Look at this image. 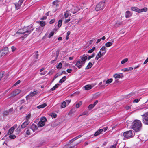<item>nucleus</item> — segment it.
<instances>
[{
    "instance_id": "4be33fe9",
    "label": "nucleus",
    "mask_w": 148,
    "mask_h": 148,
    "mask_svg": "<svg viewBox=\"0 0 148 148\" xmlns=\"http://www.w3.org/2000/svg\"><path fill=\"white\" fill-rule=\"evenodd\" d=\"M38 23L40 24V26L42 27L45 26L46 24L45 22L43 21L38 22Z\"/></svg>"
},
{
    "instance_id": "7ed1b4c3",
    "label": "nucleus",
    "mask_w": 148,
    "mask_h": 148,
    "mask_svg": "<svg viewBox=\"0 0 148 148\" xmlns=\"http://www.w3.org/2000/svg\"><path fill=\"white\" fill-rule=\"evenodd\" d=\"M80 58L81 59L77 61L76 64L75 65L79 69L81 68L84 65L87 58V56L85 55L81 56Z\"/></svg>"
},
{
    "instance_id": "e433bc0d",
    "label": "nucleus",
    "mask_w": 148,
    "mask_h": 148,
    "mask_svg": "<svg viewBox=\"0 0 148 148\" xmlns=\"http://www.w3.org/2000/svg\"><path fill=\"white\" fill-rule=\"evenodd\" d=\"M112 45V43L111 42H108L106 43L105 44V45L107 47H109Z\"/></svg>"
},
{
    "instance_id": "49530a36",
    "label": "nucleus",
    "mask_w": 148,
    "mask_h": 148,
    "mask_svg": "<svg viewBox=\"0 0 148 148\" xmlns=\"http://www.w3.org/2000/svg\"><path fill=\"white\" fill-rule=\"evenodd\" d=\"M104 54H103L102 53L101 51H99L97 55V56L99 57V58H101V57Z\"/></svg>"
},
{
    "instance_id": "864d4df0",
    "label": "nucleus",
    "mask_w": 148,
    "mask_h": 148,
    "mask_svg": "<svg viewBox=\"0 0 148 148\" xmlns=\"http://www.w3.org/2000/svg\"><path fill=\"white\" fill-rule=\"evenodd\" d=\"M51 116L54 118H56V117H57V115L55 113H52L51 114Z\"/></svg>"
},
{
    "instance_id": "de8ad7c7",
    "label": "nucleus",
    "mask_w": 148,
    "mask_h": 148,
    "mask_svg": "<svg viewBox=\"0 0 148 148\" xmlns=\"http://www.w3.org/2000/svg\"><path fill=\"white\" fill-rule=\"evenodd\" d=\"M16 137L15 135H10L9 136V138L11 139H14Z\"/></svg>"
},
{
    "instance_id": "37998d69",
    "label": "nucleus",
    "mask_w": 148,
    "mask_h": 148,
    "mask_svg": "<svg viewBox=\"0 0 148 148\" xmlns=\"http://www.w3.org/2000/svg\"><path fill=\"white\" fill-rule=\"evenodd\" d=\"M95 56V53H93L91 56H88V57L87 58L88 60H90L91 58H93Z\"/></svg>"
},
{
    "instance_id": "9d476101",
    "label": "nucleus",
    "mask_w": 148,
    "mask_h": 148,
    "mask_svg": "<svg viewBox=\"0 0 148 148\" xmlns=\"http://www.w3.org/2000/svg\"><path fill=\"white\" fill-rule=\"evenodd\" d=\"M59 6V2L58 0H56L53 1V7L55 8H57V7ZM57 8L55 9V11L56 10Z\"/></svg>"
},
{
    "instance_id": "774afa93",
    "label": "nucleus",
    "mask_w": 148,
    "mask_h": 148,
    "mask_svg": "<svg viewBox=\"0 0 148 148\" xmlns=\"http://www.w3.org/2000/svg\"><path fill=\"white\" fill-rule=\"evenodd\" d=\"M72 70L71 69H69L66 70V71L69 73H71Z\"/></svg>"
},
{
    "instance_id": "ddd939ff",
    "label": "nucleus",
    "mask_w": 148,
    "mask_h": 148,
    "mask_svg": "<svg viewBox=\"0 0 148 148\" xmlns=\"http://www.w3.org/2000/svg\"><path fill=\"white\" fill-rule=\"evenodd\" d=\"M64 17L66 18H68L69 16H71V14L69 10H66L65 12H64Z\"/></svg>"
},
{
    "instance_id": "603ef678",
    "label": "nucleus",
    "mask_w": 148,
    "mask_h": 148,
    "mask_svg": "<svg viewBox=\"0 0 148 148\" xmlns=\"http://www.w3.org/2000/svg\"><path fill=\"white\" fill-rule=\"evenodd\" d=\"M62 75V74H58V73L56 74L55 76L54 79H55L58 77L59 76L61 75Z\"/></svg>"
},
{
    "instance_id": "a18cd8bd",
    "label": "nucleus",
    "mask_w": 148,
    "mask_h": 148,
    "mask_svg": "<svg viewBox=\"0 0 148 148\" xmlns=\"http://www.w3.org/2000/svg\"><path fill=\"white\" fill-rule=\"evenodd\" d=\"M94 107V105L92 104L90 105L88 107V108L89 110H91Z\"/></svg>"
},
{
    "instance_id": "f03ea898",
    "label": "nucleus",
    "mask_w": 148,
    "mask_h": 148,
    "mask_svg": "<svg viewBox=\"0 0 148 148\" xmlns=\"http://www.w3.org/2000/svg\"><path fill=\"white\" fill-rule=\"evenodd\" d=\"M142 124L141 121L137 120L134 121L132 123V128L136 132H138L141 129Z\"/></svg>"
},
{
    "instance_id": "5fc2aeb1",
    "label": "nucleus",
    "mask_w": 148,
    "mask_h": 148,
    "mask_svg": "<svg viewBox=\"0 0 148 148\" xmlns=\"http://www.w3.org/2000/svg\"><path fill=\"white\" fill-rule=\"evenodd\" d=\"M16 48L14 47V46H12L11 47V49L12 51L13 52L15 51V50L16 49Z\"/></svg>"
},
{
    "instance_id": "3c124183",
    "label": "nucleus",
    "mask_w": 148,
    "mask_h": 148,
    "mask_svg": "<svg viewBox=\"0 0 148 148\" xmlns=\"http://www.w3.org/2000/svg\"><path fill=\"white\" fill-rule=\"evenodd\" d=\"M57 57H58V56H57L56 57V58L55 59L53 60H52L51 62V64H53V63H54L55 62V61L57 60Z\"/></svg>"
},
{
    "instance_id": "e2e57ef3",
    "label": "nucleus",
    "mask_w": 148,
    "mask_h": 148,
    "mask_svg": "<svg viewBox=\"0 0 148 148\" xmlns=\"http://www.w3.org/2000/svg\"><path fill=\"white\" fill-rule=\"evenodd\" d=\"M65 101L66 102V104H67V105H68L71 102V100H66Z\"/></svg>"
},
{
    "instance_id": "dca6fc26",
    "label": "nucleus",
    "mask_w": 148,
    "mask_h": 148,
    "mask_svg": "<svg viewBox=\"0 0 148 148\" xmlns=\"http://www.w3.org/2000/svg\"><path fill=\"white\" fill-rule=\"evenodd\" d=\"M103 131V129H100L97 131L94 134V136H97L99 135Z\"/></svg>"
},
{
    "instance_id": "79ce46f5",
    "label": "nucleus",
    "mask_w": 148,
    "mask_h": 148,
    "mask_svg": "<svg viewBox=\"0 0 148 148\" xmlns=\"http://www.w3.org/2000/svg\"><path fill=\"white\" fill-rule=\"evenodd\" d=\"M128 60V59L126 58L124 59L121 62V63L122 64H123L127 62Z\"/></svg>"
},
{
    "instance_id": "b1692460",
    "label": "nucleus",
    "mask_w": 148,
    "mask_h": 148,
    "mask_svg": "<svg viewBox=\"0 0 148 148\" xmlns=\"http://www.w3.org/2000/svg\"><path fill=\"white\" fill-rule=\"evenodd\" d=\"M147 10V9L146 7H144L141 9L139 10V13H140L143 12H146Z\"/></svg>"
},
{
    "instance_id": "5701e85b",
    "label": "nucleus",
    "mask_w": 148,
    "mask_h": 148,
    "mask_svg": "<svg viewBox=\"0 0 148 148\" xmlns=\"http://www.w3.org/2000/svg\"><path fill=\"white\" fill-rule=\"evenodd\" d=\"M131 9V10H132V11L137 12H138L139 13V9L138 8H137L135 7H132Z\"/></svg>"
},
{
    "instance_id": "c03bdc74",
    "label": "nucleus",
    "mask_w": 148,
    "mask_h": 148,
    "mask_svg": "<svg viewBox=\"0 0 148 148\" xmlns=\"http://www.w3.org/2000/svg\"><path fill=\"white\" fill-rule=\"evenodd\" d=\"M54 34V32L53 31L51 32L48 36L49 38H50L52 36H53Z\"/></svg>"
},
{
    "instance_id": "c85d7f7f",
    "label": "nucleus",
    "mask_w": 148,
    "mask_h": 148,
    "mask_svg": "<svg viewBox=\"0 0 148 148\" xmlns=\"http://www.w3.org/2000/svg\"><path fill=\"white\" fill-rule=\"evenodd\" d=\"M59 85L60 84H57L51 89V91H53L56 88H58Z\"/></svg>"
},
{
    "instance_id": "4c0bfd02",
    "label": "nucleus",
    "mask_w": 148,
    "mask_h": 148,
    "mask_svg": "<svg viewBox=\"0 0 148 148\" xmlns=\"http://www.w3.org/2000/svg\"><path fill=\"white\" fill-rule=\"evenodd\" d=\"M134 92H132V93H130V94H128L126 96V97L127 98H129L130 97H131L132 96H133V95H134Z\"/></svg>"
},
{
    "instance_id": "cd10ccee",
    "label": "nucleus",
    "mask_w": 148,
    "mask_h": 148,
    "mask_svg": "<svg viewBox=\"0 0 148 148\" xmlns=\"http://www.w3.org/2000/svg\"><path fill=\"white\" fill-rule=\"evenodd\" d=\"M88 112L87 111H85L82 113L79 116V117L83 115H88Z\"/></svg>"
},
{
    "instance_id": "a211bd4d",
    "label": "nucleus",
    "mask_w": 148,
    "mask_h": 148,
    "mask_svg": "<svg viewBox=\"0 0 148 148\" xmlns=\"http://www.w3.org/2000/svg\"><path fill=\"white\" fill-rule=\"evenodd\" d=\"M132 15L130 12L129 11H127L125 13V17L126 18H129Z\"/></svg>"
},
{
    "instance_id": "58836bf2",
    "label": "nucleus",
    "mask_w": 148,
    "mask_h": 148,
    "mask_svg": "<svg viewBox=\"0 0 148 148\" xmlns=\"http://www.w3.org/2000/svg\"><path fill=\"white\" fill-rule=\"evenodd\" d=\"M40 121L45 123L47 121V119L45 117H42L41 118Z\"/></svg>"
},
{
    "instance_id": "72a5a7b5",
    "label": "nucleus",
    "mask_w": 148,
    "mask_h": 148,
    "mask_svg": "<svg viewBox=\"0 0 148 148\" xmlns=\"http://www.w3.org/2000/svg\"><path fill=\"white\" fill-rule=\"evenodd\" d=\"M66 102L65 101H63L61 103V107L62 108H63L65 107L66 106Z\"/></svg>"
},
{
    "instance_id": "09e8293b",
    "label": "nucleus",
    "mask_w": 148,
    "mask_h": 148,
    "mask_svg": "<svg viewBox=\"0 0 148 148\" xmlns=\"http://www.w3.org/2000/svg\"><path fill=\"white\" fill-rule=\"evenodd\" d=\"M102 82H100L98 86H100L101 87H104L105 84H104L101 85Z\"/></svg>"
},
{
    "instance_id": "6ab92c4d",
    "label": "nucleus",
    "mask_w": 148,
    "mask_h": 148,
    "mask_svg": "<svg viewBox=\"0 0 148 148\" xmlns=\"http://www.w3.org/2000/svg\"><path fill=\"white\" fill-rule=\"evenodd\" d=\"M45 125V123H44L40 121L38 123V127H42L44 126Z\"/></svg>"
},
{
    "instance_id": "680f3d73",
    "label": "nucleus",
    "mask_w": 148,
    "mask_h": 148,
    "mask_svg": "<svg viewBox=\"0 0 148 148\" xmlns=\"http://www.w3.org/2000/svg\"><path fill=\"white\" fill-rule=\"evenodd\" d=\"M70 21V19L69 18L67 19L64 22V23L65 24H66L68 23L69 21Z\"/></svg>"
},
{
    "instance_id": "338daca9",
    "label": "nucleus",
    "mask_w": 148,
    "mask_h": 148,
    "mask_svg": "<svg viewBox=\"0 0 148 148\" xmlns=\"http://www.w3.org/2000/svg\"><path fill=\"white\" fill-rule=\"evenodd\" d=\"M38 56L39 54H36L34 55V57L36 59H37L38 58Z\"/></svg>"
},
{
    "instance_id": "f257e3e1",
    "label": "nucleus",
    "mask_w": 148,
    "mask_h": 148,
    "mask_svg": "<svg viewBox=\"0 0 148 148\" xmlns=\"http://www.w3.org/2000/svg\"><path fill=\"white\" fill-rule=\"evenodd\" d=\"M34 29V28L33 26L31 25L28 26L22 29H20L17 32L16 34H24L26 33L23 36L24 38H25L32 32Z\"/></svg>"
},
{
    "instance_id": "7c9ffc66",
    "label": "nucleus",
    "mask_w": 148,
    "mask_h": 148,
    "mask_svg": "<svg viewBox=\"0 0 148 148\" xmlns=\"http://www.w3.org/2000/svg\"><path fill=\"white\" fill-rule=\"evenodd\" d=\"M62 19L59 20L58 22V26L59 27H61L62 25Z\"/></svg>"
},
{
    "instance_id": "2f4dec72",
    "label": "nucleus",
    "mask_w": 148,
    "mask_h": 148,
    "mask_svg": "<svg viewBox=\"0 0 148 148\" xmlns=\"http://www.w3.org/2000/svg\"><path fill=\"white\" fill-rule=\"evenodd\" d=\"M113 81V79L112 78L107 79L105 82V83L107 84H109L111 83Z\"/></svg>"
},
{
    "instance_id": "412c9836",
    "label": "nucleus",
    "mask_w": 148,
    "mask_h": 148,
    "mask_svg": "<svg viewBox=\"0 0 148 148\" xmlns=\"http://www.w3.org/2000/svg\"><path fill=\"white\" fill-rule=\"evenodd\" d=\"M92 87L90 85H87L84 86L85 89L89 90L92 88Z\"/></svg>"
},
{
    "instance_id": "bb28decb",
    "label": "nucleus",
    "mask_w": 148,
    "mask_h": 148,
    "mask_svg": "<svg viewBox=\"0 0 148 148\" xmlns=\"http://www.w3.org/2000/svg\"><path fill=\"white\" fill-rule=\"evenodd\" d=\"M10 111V109H9L7 111H5L3 112V116H5L8 115L9 112Z\"/></svg>"
},
{
    "instance_id": "aec40b11",
    "label": "nucleus",
    "mask_w": 148,
    "mask_h": 148,
    "mask_svg": "<svg viewBox=\"0 0 148 148\" xmlns=\"http://www.w3.org/2000/svg\"><path fill=\"white\" fill-rule=\"evenodd\" d=\"M47 106V104L45 103L43 104L38 106L37 108L38 109L43 108Z\"/></svg>"
},
{
    "instance_id": "0e129e2a",
    "label": "nucleus",
    "mask_w": 148,
    "mask_h": 148,
    "mask_svg": "<svg viewBox=\"0 0 148 148\" xmlns=\"http://www.w3.org/2000/svg\"><path fill=\"white\" fill-rule=\"evenodd\" d=\"M47 72V71H45L42 73H40V75H45L46 73Z\"/></svg>"
},
{
    "instance_id": "39448f33",
    "label": "nucleus",
    "mask_w": 148,
    "mask_h": 148,
    "mask_svg": "<svg viewBox=\"0 0 148 148\" xmlns=\"http://www.w3.org/2000/svg\"><path fill=\"white\" fill-rule=\"evenodd\" d=\"M142 117V121L145 125H148V112L141 115Z\"/></svg>"
},
{
    "instance_id": "bf43d9fd",
    "label": "nucleus",
    "mask_w": 148,
    "mask_h": 148,
    "mask_svg": "<svg viewBox=\"0 0 148 148\" xmlns=\"http://www.w3.org/2000/svg\"><path fill=\"white\" fill-rule=\"evenodd\" d=\"M21 82L20 80H18L14 85V86H15L16 85L19 84Z\"/></svg>"
},
{
    "instance_id": "8fccbe9b",
    "label": "nucleus",
    "mask_w": 148,
    "mask_h": 148,
    "mask_svg": "<svg viewBox=\"0 0 148 148\" xmlns=\"http://www.w3.org/2000/svg\"><path fill=\"white\" fill-rule=\"evenodd\" d=\"M140 99H134V101L133 102L134 103H138V102L140 100Z\"/></svg>"
},
{
    "instance_id": "f704fd0d",
    "label": "nucleus",
    "mask_w": 148,
    "mask_h": 148,
    "mask_svg": "<svg viewBox=\"0 0 148 148\" xmlns=\"http://www.w3.org/2000/svg\"><path fill=\"white\" fill-rule=\"evenodd\" d=\"M113 77L115 79L120 78L121 76L120 75L118 74H115L114 75Z\"/></svg>"
},
{
    "instance_id": "052dcab7",
    "label": "nucleus",
    "mask_w": 148,
    "mask_h": 148,
    "mask_svg": "<svg viewBox=\"0 0 148 148\" xmlns=\"http://www.w3.org/2000/svg\"><path fill=\"white\" fill-rule=\"evenodd\" d=\"M26 133L27 135H29L30 134L29 130L28 129L27 130Z\"/></svg>"
},
{
    "instance_id": "2eb2a0df",
    "label": "nucleus",
    "mask_w": 148,
    "mask_h": 148,
    "mask_svg": "<svg viewBox=\"0 0 148 148\" xmlns=\"http://www.w3.org/2000/svg\"><path fill=\"white\" fill-rule=\"evenodd\" d=\"M14 130L15 128L14 126L12 127L8 131V132L7 134L9 135L13 133Z\"/></svg>"
},
{
    "instance_id": "0eeeda50",
    "label": "nucleus",
    "mask_w": 148,
    "mask_h": 148,
    "mask_svg": "<svg viewBox=\"0 0 148 148\" xmlns=\"http://www.w3.org/2000/svg\"><path fill=\"white\" fill-rule=\"evenodd\" d=\"M8 52V48L7 47H5L0 50L1 53V57L5 56L6 55Z\"/></svg>"
},
{
    "instance_id": "4d7b16f0",
    "label": "nucleus",
    "mask_w": 148,
    "mask_h": 148,
    "mask_svg": "<svg viewBox=\"0 0 148 148\" xmlns=\"http://www.w3.org/2000/svg\"><path fill=\"white\" fill-rule=\"evenodd\" d=\"M47 16H44L42 18H41L40 19V20H43L46 19H47Z\"/></svg>"
},
{
    "instance_id": "6e6d98bb",
    "label": "nucleus",
    "mask_w": 148,
    "mask_h": 148,
    "mask_svg": "<svg viewBox=\"0 0 148 148\" xmlns=\"http://www.w3.org/2000/svg\"><path fill=\"white\" fill-rule=\"evenodd\" d=\"M55 21V19H53L51 20L49 22V23L50 24H52Z\"/></svg>"
},
{
    "instance_id": "ea45409f",
    "label": "nucleus",
    "mask_w": 148,
    "mask_h": 148,
    "mask_svg": "<svg viewBox=\"0 0 148 148\" xmlns=\"http://www.w3.org/2000/svg\"><path fill=\"white\" fill-rule=\"evenodd\" d=\"M82 104V102L81 101H80L79 103L77 104L75 106V107L76 108H79L80 106Z\"/></svg>"
},
{
    "instance_id": "423d86ee",
    "label": "nucleus",
    "mask_w": 148,
    "mask_h": 148,
    "mask_svg": "<svg viewBox=\"0 0 148 148\" xmlns=\"http://www.w3.org/2000/svg\"><path fill=\"white\" fill-rule=\"evenodd\" d=\"M105 2H101L99 3L96 5L95 9L97 11H98L100 10L103 9L104 7Z\"/></svg>"
},
{
    "instance_id": "f8f14e48",
    "label": "nucleus",
    "mask_w": 148,
    "mask_h": 148,
    "mask_svg": "<svg viewBox=\"0 0 148 148\" xmlns=\"http://www.w3.org/2000/svg\"><path fill=\"white\" fill-rule=\"evenodd\" d=\"M37 92L36 91H34L33 92H31L28 95L26 96V99H27V98L29 97L34 96L37 94Z\"/></svg>"
},
{
    "instance_id": "c756f323",
    "label": "nucleus",
    "mask_w": 148,
    "mask_h": 148,
    "mask_svg": "<svg viewBox=\"0 0 148 148\" xmlns=\"http://www.w3.org/2000/svg\"><path fill=\"white\" fill-rule=\"evenodd\" d=\"M66 80V76H64L61 79H60L59 82L60 83H62L63 82Z\"/></svg>"
},
{
    "instance_id": "20e7f679",
    "label": "nucleus",
    "mask_w": 148,
    "mask_h": 148,
    "mask_svg": "<svg viewBox=\"0 0 148 148\" xmlns=\"http://www.w3.org/2000/svg\"><path fill=\"white\" fill-rule=\"evenodd\" d=\"M134 135L135 133L132 130L124 132L123 134V135L124 137L127 139L132 138Z\"/></svg>"
},
{
    "instance_id": "13d9d810",
    "label": "nucleus",
    "mask_w": 148,
    "mask_h": 148,
    "mask_svg": "<svg viewBox=\"0 0 148 148\" xmlns=\"http://www.w3.org/2000/svg\"><path fill=\"white\" fill-rule=\"evenodd\" d=\"M122 71L124 72H127L128 71V68H124L122 69Z\"/></svg>"
},
{
    "instance_id": "1a4fd4ad",
    "label": "nucleus",
    "mask_w": 148,
    "mask_h": 148,
    "mask_svg": "<svg viewBox=\"0 0 148 148\" xmlns=\"http://www.w3.org/2000/svg\"><path fill=\"white\" fill-rule=\"evenodd\" d=\"M21 90L20 89H16L13 91L10 94V97H14L21 92Z\"/></svg>"
},
{
    "instance_id": "c9c22d12",
    "label": "nucleus",
    "mask_w": 148,
    "mask_h": 148,
    "mask_svg": "<svg viewBox=\"0 0 148 148\" xmlns=\"http://www.w3.org/2000/svg\"><path fill=\"white\" fill-rule=\"evenodd\" d=\"M31 117V114L30 113L28 115H27L25 118L26 121H29L28 120L30 119Z\"/></svg>"
},
{
    "instance_id": "4468645a",
    "label": "nucleus",
    "mask_w": 148,
    "mask_h": 148,
    "mask_svg": "<svg viewBox=\"0 0 148 148\" xmlns=\"http://www.w3.org/2000/svg\"><path fill=\"white\" fill-rule=\"evenodd\" d=\"M31 129L33 130V132H34L36 130L38 127L36 125L34 124H32L31 126Z\"/></svg>"
},
{
    "instance_id": "6e6552de",
    "label": "nucleus",
    "mask_w": 148,
    "mask_h": 148,
    "mask_svg": "<svg viewBox=\"0 0 148 148\" xmlns=\"http://www.w3.org/2000/svg\"><path fill=\"white\" fill-rule=\"evenodd\" d=\"M80 10V8L78 7L73 6L71 10H69V11L71 13L73 14H75L77 12H78Z\"/></svg>"
},
{
    "instance_id": "9b49d317",
    "label": "nucleus",
    "mask_w": 148,
    "mask_h": 148,
    "mask_svg": "<svg viewBox=\"0 0 148 148\" xmlns=\"http://www.w3.org/2000/svg\"><path fill=\"white\" fill-rule=\"evenodd\" d=\"M29 121H26L25 122L22 123L21 125V128H24L27 126L29 123Z\"/></svg>"
},
{
    "instance_id": "f3484780",
    "label": "nucleus",
    "mask_w": 148,
    "mask_h": 148,
    "mask_svg": "<svg viewBox=\"0 0 148 148\" xmlns=\"http://www.w3.org/2000/svg\"><path fill=\"white\" fill-rule=\"evenodd\" d=\"M22 3H19V1L17 3H14L15 5V6L16 9L17 10L19 9L21 5H22Z\"/></svg>"
},
{
    "instance_id": "69168bd1",
    "label": "nucleus",
    "mask_w": 148,
    "mask_h": 148,
    "mask_svg": "<svg viewBox=\"0 0 148 148\" xmlns=\"http://www.w3.org/2000/svg\"><path fill=\"white\" fill-rule=\"evenodd\" d=\"M98 101L97 100H96L95 101V102L92 105H94V106H95L98 103Z\"/></svg>"
},
{
    "instance_id": "a19ab883",
    "label": "nucleus",
    "mask_w": 148,
    "mask_h": 148,
    "mask_svg": "<svg viewBox=\"0 0 148 148\" xmlns=\"http://www.w3.org/2000/svg\"><path fill=\"white\" fill-rule=\"evenodd\" d=\"M62 66V64L61 63H59L58 65L57 66L56 68L58 69H61Z\"/></svg>"
},
{
    "instance_id": "393cba45",
    "label": "nucleus",
    "mask_w": 148,
    "mask_h": 148,
    "mask_svg": "<svg viewBox=\"0 0 148 148\" xmlns=\"http://www.w3.org/2000/svg\"><path fill=\"white\" fill-rule=\"evenodd\" d=\"M100 50L103 51L102 52L103 54H105L106 51V47L104 46L102 47Z\"/></svg>"
},
{
    "instance_id": "473e14b6",
    "label": "nucleus",
    "mask_w": 148,
    "mask_h": 148,
    "mask_svg": "<svg viewBox=\"0 0 148 148\" xmlns=\"http://www.w3.org/2000/svg\"><path fill=\"white\" fill-rule=\"evenodd\" d=\"M117 144V141H115L114 144L110 147V148H116Z\"/></svg>"
},
{
    "instance_id": "a878e982",
    "label": "nucleus",
    "mask_w": 148,
    "mask_h": 148,
    "mask_svg": "<svg viewBox=\"0 0 148 148\" xmlns=\"http://www.w3.org/2000/svg\"><path fill=\"white\" fill-rule=\"evenodd\" d=\"M92 63L90 62L88 64L87 66L85 68L86 69H88L90 68L92 66Z\"/></svg>"
}]
</instances>
